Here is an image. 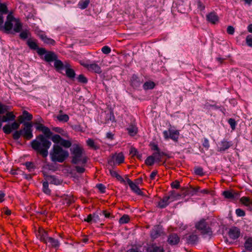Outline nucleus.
I'll list each match as a JSON object with an SVG mask.
<instances>
[{
	"label": "nucleus",
	"instance_id": "nucleus-30",
	"mask_svg": "<svg viewBox=\"0 0 252 252\" xmlns=\"http://www.w3.org/2000/svg\"><path fill=\"white\" fill-rule=\"evenodd\" d=\"M163 155V153L160 151L155 152L152 157L156 160V162H160L161 161V157Z\"/></svg>",
	"mask_w": 252,
	"mask_h": 252
},
{
	"label": "nucleus",
	"instance_id": "nucleus-23",
	"mask_svg": "<svg viewBox=\"0 0 252 252\" xmlns=\"http://www.w3.org/2000/svg\"><path fill=\"white\" fill-rule=\"evenodd\" d=\"M232 143L230 142L223 140L220 144L219 151H224L231 146Z\"/></svg>",
	"mask_w": 252,
	"mask_h": 252
},
{
	"label": "nucleus",
	"instance_id": "nucleus-53",
	"mask_svg": "<svg viewBox=\"0 0 252 252\" xmlns=\"http://www.w3.org/2000/svg\"><path fill=\"white\" fill-rule=\"evenodd\" d=\"M228 124L230 125L232 129H235L236 126V122L234 119H229L228 120Z\"/></svg>",
	"mask_w": 252,
	"mask_h": 252
},
{
	"label": "nucleus",
	"instance_id": "nucleus-27",
	"mask_svg": "<svg viewBox=\"0 0 252 252\" xmlns=\"http://www.w3.org/2000/svg\"><path fill=\"white\" fill-rule=\"evenodd\" d=\"M67 64L64 65L63 63L60 60H55L54 66L58 70H62L65 68Z\"/></svg>",
	"mask_w": 252,
	"mask_h": 252
},
{
	"label": "nucleus",
	"instance_id": "nucleus-7",
	"mask_svg": "<svg viewBox=\"0 0 252 252\" xmlns=\"http://www.w3.org/2000/svg\"><path fill=\"white\" fill-rule=\"evenodd\" d=\"M124 156L122 153H116L108 159V163L111 166L119 164L124 161Z\"/></svg>",
	"mask_w": 252,
	"mask_h": 252
},
{
	"label": "nucleus",
	"instance_id": "nucleus-32",
	"mask_svg": "<svg viewBox=\"0 0 252 252\" xmlns=\"http://www.w3.org/2000/svg\"><path fill=\"white\" fill-rule=\"evenodd\" d=\"M86 142L88 146L93 149L96 150L98 148V146L96 145L94 141L92 139H88Z\"/></svg>",
	"mask_w": 252,
	"mask_h": 252
},
{
	"label": "nucleus",
	"instance_id": "nucleus-57",
	"mask_svg": "<svg viewBox=\"0 0 252 252\" xmlns=\"http://www.w3.org/2000/svg\"><path fill=\"white\" fill-rule=\"evenodd\" d=\"M227 32L229 34H233L234 32V28L232 26H228L227 28Z\"/></svg>",
	"mask_w": 252,
	"mask_h": 252
},
{
	"label": "nucleus",
	"instance_id": "nucleus-29",
	"mask_svg": "<svg viewBox=\"0 0 252 252\" xmlns=\"http://www.w3.org/2000/svg\"><path fill=\"white\" fill-rule=\"evenodd\" d=\"M65 72L67 77L72 78H74L75 75L74 71L69 67L68 65L67 64L66 66H65Z\"/></svg>",
	"mask_w": 252,
	"mask_h": 252
},
{
	"label": "nucleus",
	"instance_id": "nucleus-51",
	"mask_svg": "<svg viewBox=\"0 0 252 252\" xmlns=\"http://www.w3.org/2000/svg\"><path fill=\"white\" fill-rule=\"evenodd\" d=\"M236 214L238 217H243L245 215V212L241 209H237L236 210Z\"/></svg>",
	"mask_w": 252,
	"mask_h": 252
},
{
	"label": "nucleus",
	"instance_id": "nucleus-43",
	"mask_svg": "<svg viewBox=\"0 0 252 252\" xmlns=\"http://www.w3.org/2000/svg\"><path fill=\"white\" fill-rule=\"evenodd\" d=\"M129 220V217L128 215H125L123 216L119 220V222L121 224L127 223Z\"/></svg>",
	"mask_w": 252,
	"mask_h": 252
},
{
	"label": "nucleus",
	"instance_id": "nucleus-8",
	"mask_svg": "<svg viewBox=\"0 0 252 252\" xmlns=\"http://www.w3.org/2000/svg\"><path fill=\"white\" fill-rule=\"evenodd\" d=\"M164 138L165 139H171L174 141H177L179 136V131L169 128L168 130H164L163 132Z\"/></svg>",
	"mask_w": 252,
	"mask_h": 252
},
{
	"label": "nucleus",
	"instance_id": "nucleus-63",
	"mask_svg": "<svg viewBox=\"0 0 252 252\" xmlns=\"http://www.w3.org/2000/svg\"><path fill=\"white\" fill-rule=\"evenodd\" d=\"M45 127L42 124L36 123V129L37 130L42 131L43 128Z\"/></svg>",
	"mask_w": 252,
	"mask_h": 252
},
{
	"label": "nucleus",
	"instance_id": "nucleus-10",
	"mask_svg": "<svg viewBox=\"0 0 252 252\" xmlns=\"http://www.w3.org/2000/svg\"><path fill=\"white\" fill-rule=\"evenodd\" d=\"M81 64L90 71H92L97 74H100L102 72L101 67L95 63H81Z\"/></svg>",
	"mask_w": 252,
	"mask_h": 252
},
{
	"label": "nucleus",
	"instance_id": "nucleus-39",
	"mask_svg": "<svg viewBox=\"0 0 252 252\" xmlns=\"http://www.w3.org/2000/svg\"><path fill=\"white\" fill-rule=\"evenodd\" d=\"M223 195L225 198L227 199H232L234 198V195L232 192L228 190H226L223 192Z\"/></svg>",
	"mask_w": 252,
	"mask_h": 252
},
{
	"label": "nucleus",
	"instance_id": "nucleus-38",
	"mask_svg": "<svg viewBox=\"0 0 252 252\" xmlns=\"http://www.w3.org/2000/svg\"><path fill=\"white\" fill-rule=\"evenodd\" d=\"M27 44L30 48L34 50H36L38 48V46L36 43L31 39H29L27 41Z\"/></svg>",
	"mask_w": 252,
	"mask_h": 252
},
{
	"label": "nucleus",
	"instance_id": "nucleus-16",
	"mask_svg": "<svg viewBox=\"0 0 252 252\" xmlns=\"http://www.w3.org/2000/svg\"><path fill=\"white\" fill-rule=\"evenodd\" d=\"M36 235L38 239L44 243L49 237L47 232L41 228H39L38 231L36 233Z\"/></svg>",
	"mask_w": 252,
	"mask_h": 252
},
{
	"label": "nucleus",
	"instance_id": "nucleus-15",
	"mask_svg": "<svg viewBox=\"0 0 252 252\" xmlns=\"http://www.w3.org/2000/svg\"><path fill=\"white\" fill-rule=\"evenodd\" d=\"M240 234V230L236 227L231 228L228 232L229 237L233 240L237 239L239 237Z\"/></svg>",
	"mask_w": 252,
	"mask_h": 252
},
{
	"label": "nucleus",
	"instance_id": "nucleus-2",
	"mask_svg": "<svg viewBox=\"0 0 252 252\" xmlns=\"http://www.w3.org/2000/svg\"><path fill=\"white\" fill-rule=\"evenodd\" d=\"M68 156V151L58 145H54L50 153L51 160L54 162H63Z\"/></svg>",
	"mask_w": 252,
	"mask_h": 252
},
{
	"label": "nucleus",
	"instance_id": "nucleus-45",
	"mask_svg": "<svg viewBox=\"0 0 252 252\" xmlns=\"http://www.w3.org/2000/svg\"><path fill=\"white\" fill-rule=\"evenodd\" d=\"M54 130L59 133H60L62 135L64 136H67V134L62 128L57 127L54 128Z\"/></svg>",
	"mask_w": 252,
	"mask_h": 252
},
{
	"label": "nucleus",
	"instance_id": "nucleus-54",
	"mask_svg": "<svg viewBox=\"0 0 252 252\" xmlns=\"http://www.w3.org/2000/svg\"><path fill=\"white\" fill-rule=\"evenodd\" d=\"M25 165L27 168L30 171H31L32 169L33 168V164L31 162H27L25 163Z\"/></svg>",
	"mask_w": 252,
	"mask_h": 252
},
{
	"label": "nucleus",
	"instance_id": "nucleus-56",
	"mask_svg": "<svg viewBox=\"0 0 252 252\" xmlns=\"http://www.w3.org/2000/svg\"><path fill=\"white\" fill-rule=\"evenodd\" d=\"M37 52L39 55H43L44 54L45 55V54L46 53V51L45 49L44 48H37Z\"/></svg>",
	"mask_w": 252,
	"mask_h": 252
},
{
	"label": "nucleus",
	"instance_id": "nucleus-64",
	"mask_svg": "<svg viewBox=\"0 0 252 252\" xmlns=\"http://www.w3.org/2000/svg\"><path fill=\"white\" fill-rule=\"evenodd\" d=\"M179 186H180L179 183L178 182H177V181H175L174 182H173L171 184V187L173 188L178 189V188H179Z\"/></svg>",
	"mask_w": 252,
	"mask_h": 252
},
{
	"label": "nucleus",
	"instance_id": "nucleus-44",
	"mask_svg": "<svg viewBox=\"0 0 252 252\" xmlns=\"http://www.w3.org/2000/svg\"><path fill=\"white\" fill-rule=\"evenodd\" d=\"M29 32L28 30L22 31L20 34V37L23 39H25L28 37Z\"/></svg>",
	"mask_w": 252,
	"mask_h": 252
},
{
	"label": "nucleus",
	"instance_id": "nucleus-34",
	"mask_svg": "<svg viewBox=\"0 0 252 252\" xmlns=\"http://www.w3.org/2000/svg\"><path fill=\"white\" fill-rule=\"evenodd\" d=\"M57 118L59 121L63 122H66L69 120V117L66 114H59Z\"/></svg>",
	"mask_w": 252,
	"mask_h": 252
},
{
	"label": "nucleus",
	"instance_id": "nucleus-40",
	"mask_svg": "<svg viewBox=\"0 0 252 252\" xmlns=\"http://www.w3.org/2000/svg\"><path fill=\"white\" fill-rule=\"evenodd\" d=\"M41 131L46 135L45 137L46 138H49L52 135V132L51 131L50 129L46 126H45Z\"/></svg>",
	"mask_w": 252,
	"mask_h": 252
},
{
	"label": "nucleus",
	"instance_id": "nucleus-48",
	"mask_svg": "<svg viewBox=\"0 0 252 252\" xmlns=\"http://www.w3.org/2000/svg\"><path fill=\"white\" fill-rule=\"evenodd\" d=\"M78 82L82 83H86L87 82V79L82 74H80L77 77Z\"/></svg>",
	"mask_w": 252,
	"mask_h": 252
},
{
	"label": "nucleus",
	"instance_id": "nucleus-62",
	"mask_svg": "<svg viewBox=\"0 0 252 252\" xmlns=\"http://www.w3.org/2000/svg\"><path fill=\"white\" fill-rule=\"evenodd\" d=\"M126 178H128L127 177L126 178V179H124L122 176H121L120 175H119L117 178V179L121 183L126 184Z\"/></svg>",
	"mask_w": 252,
	"mask_h": 252
},
{
	"label": "nucleus",
	"instance_id": "nucleus-36",
	"mask_svg": "<svg viewBox=\"0 0 252 252\" xmlns=\"http://www.w3.org/2000/svg\"><path fill=\"white\" fill-rule=\"evenodd\" d=\"M10 107L9 106L0 103V114H2L7 112L8 111Z\"/></svg>",
	"mask_w": 252,
	"mask_h": 252
},
{
	"label": "nucleus",
	"instance_id": "nucleus-5",
	"mask_svg": "<svg viewBox=\"0 0 252 252\" xmlns=\"http://www.w3.org/2000/svg\"><path fill=\"white\" fill-rule=\"evenodd\" d=\"M195 227L203 235H207L210 236L212 234L211 228L204 219L201 220L196 222Z\"/></svg>",
	"mask_w": 252,
	"mask_h": 252
},
{
	"label": "nucleus",
	"instance_id": "nucleus-26",
	"mask_svg": "<svg viewBox=\"0 0 252 252\" xmlns=\"http://www.w3.org/2000/svg\"><path fill=\"white\" fill-rule=\"evenodd\" d=\"M57 58L56 55L52 52L46 53L44 56V60L48 62H52Z\"/></svg>",
	"mask_w": 252,
	"mask_h": 252
},
{
	"label": "nucleus",
	"instance_id": "nucleus-58",
	"mask_svg": "<svg viewBox=\"0 0 252 252\" xmlns=\"http://www.w3.org/2000/svg\"><path fill=\"white\" fill-rule=\"evenodd\" d=\"M130 154L132 156H135L138 154V151L135 148H131L130 149Z\"/></svg>",
	"mask_w": 252,
	"mask_h": 252
},
{
	"label": "nucleus",
	"instance_id": "nucleus-35",
	"mask_svg": "<svg viewBox=\"0 0 252 252\" xmlns=\"http://www.w3.org/2000/svg\"><path fill=\"white\" fill-rule=\"evenodd\" d=\"M155 87V83L153 82L149 81L145 82L143 85V88L145 90L152 89Z\"/></svg>",
	"mask_w": 252,
	"mask_h": 252
},
{
	"label": "nucleus",
	"instance_id": "nucleus-28",
	"mask_svg": "<svg viewBox=\"0 0 252 252\" xmlns=\"http://www.w3.org/2000/svg\"><path fill=\"white\" fill-rule=\"evenodd\" d=\"M244 246L247 251L250 252L252 251V238H248L246 239Z\"/></svg>",
	"mask_w": 252,
	"mask_h": 252
},
{
	"label": "nucleus",
	"instance_id": "nucleus-25",
	"mask_svg": "<svg viewBox=\"0 0 252 252\" xmlns=\"http://www.w3.org/2000/svg\"><path fill=\"white\" fill-rule=\"evenodd\" d=\"M48 182L55 185H60L61 181L54 176H48L47 177Z\"/></svg>",
	"mask_w": 252,
	"mask_h": 252
},
{
	"label": "nucleus",
	"instance_id": "nucleus-41",
	"mask_svg": "<svg viewBox=\"0 0 252 252\" xmlns=\"http://www.w3.org/2000/svg\"><path fill=\"white\" fill-rule=\"evenodd\" d=\"M43 191L47 194H50L51 191L49 189V184L48 182H45L43 183Z\"/></svg>",
	"mask_w": 252,
	"mask_h": 252
},
{
	"label": "nucleus",
	"instance_id": "nucleus-49",
	"mask_svg": "<svg viewBox=\"0 0 252 252\" xmlns=\"http://www.w3.org/2000/svg\"><path fill=\"white\" fill-rule=\"evenodd\" d=\"M101 51L103 53L105 54H108L111 52V50L108 46H104L102 48Z\"/></svg>",
	"mask_w": 252,
	"mask_h": 252
},
{
	"label": "nucleus",
	"instance_id": "nucleus-50",
	"mask_svg": "<svg viewBox=\"0 0 252 252\" xmlns=\"http://www.w3.org/2000/svg\"><path fill=\"white\" fill-rule=\"evenodd\" d=\"M246 40L247 45L250 47H252V35H248Z\"/></svg>",
	"mask_w": 252,
	"mask_h": 252
},
{
	"label": "nucleus",
	"instance_id": "nucleus-9",
	"mask_svg": "<svg viewBox=\"0 0 252 252\" xmlns=\"http://www.w3.org/2000/svg\"><path fill=\"white\" fill-rule=\"evenodd\" d=\"M24 127L21 130L22 131V136H24L26 139L29 140L33 137L32 133V125L31 123H24Z\"/></svg>",
	"mask_w": 252,
	"mask_h": 252
},
{
	"label": "nucleus",
	"instance_id": "nucleus-20",
	"mask_svg": "<svg viewBox=\"0 0 252 252\" xmlns=\"http://www.w3.org/2000/svg\"><path fill=\"white\" fill-rule=\"evenodd\" d=\"M5 115H3L1 118L3 122L15 121V116L14 115L12 112L7 111Z\"/></svg>",
	"mask_w": 252,
	"mask_h": 252
},
{
	"label": "nucleus",
	"instance_id": "nucleus-47",
	"mask_svg": "<svg viewBox=\"0 0 252 252\" xmlns=\"http://www.w3.org/2000/svg\"><path fill=\"white\" fill-rule=\"evenodd\" d=\"M8 12L7 7L4 4H0V12L1 14H6Z\"/></svg>",
	"mask_w": 252,
	"mask_h": 252
},
{
	"label": "nucleus",
	"instance_id": "nucleus-11",
	"mask_svg": "<svg viewBox=\"0 0 252 252\" xmlns=\"http://www.w3.org/2000/svg\"><path fill=\"white\" fill-rule=\"evenodd\" d=\"M20 124V123L14 121L11 125H6L3 127V131L6 134H9L13 130H16L19 128Z\"/></svg>",
	"mask_w": 252,
	"mask_h": 252
},
{
	"label": "nucleus",
	"instance_id": "nucleus-59",
	"mask_svg": "<svg viewBox=\"0 0 252 252\" xmlns=\"http://www.w3.org/2000/svg\"><path fill=\"white\" fill-rule=\"evenodd\" d=\"M96 187L101 192H105V187L102 184H98L96 185Z\"/></svg>",
	"mask_w": 252,
	"mask_h": 252
},
{
	"label": "nucleus",
	"instance_id": "nucleus-37",
	"mask_svg": "<svg viewBox=\"0 0 252 252\" xmlns=\"http://www.w3.org/2000/svg\"><path fill=\"white\" fill-rule=\"evenodd\" d=\"M241 202L246 206H250L252 204V201L247 197H242L240 199Z\"/></svg>",
	"mask_w": 252,
	"mask_h": 252
},
{
	"label": "nucleus",
	"instance_id": "nucleus-17",
	"mask_svg": "<svg viewBox=\"0 0 252 252\" xmlns=\"http://www.w3.org/2000/svg\"><path fill=\"white\" fill-rule=\"evenodd\" d=\"M32 119V115L26 110H24L23 112L22 115L18 117L20 123H23L24 121H31Z\"/></svg>",
	"mask_w": 252,
	"mask_h": 252
},
{
	"label": "nucleus",
	"instance_id": "nucleus-6",
	"mask_svg": "<svg viewBox=\"0 0 252 252\" xmlns=\"http://www.w3.org/2000/svg\"><path fill=\"white\" fill-rule=\"evenodd\" d=\"M51 139L54 143L60 144L66 148H69L71 145V143L70 141L63 139L58 134L52 135Z\"/></svg>",
	"mask_w": 252,
	"mask_h": 252
},
{
	"label": "nucleus",
	"instance_id": "nucleus-12",
	"mask_svg": "<svg viewBox=\"0 0 252 252\" xmlns=\"http://www.w3.org/2000/svg\"><path fill=\"white\" fill-rule=\"evenodd\" d=\"M173 201L172 195L165 196L158 202V206L160 208H164Z\"/></svg>",
	"mask_w": 252,
	"mask_h": 252
},
{
	"label": "nucleus",
	"instance_id": "nucleus-3",
	"mask_svg": "<svg viewBox=\"0 0 252 252\" xmlns=\"http://www.w3.org/2000/svg\"><path fill=\"white\" fill-rule=\"evenodd\" d=\"M72 155V162L74 164H85L87 162V158L83 148L78 144H74L70 149Z\"/></svg>",
	"mask_w": 252,
	"mask_h": 252
},
{
	"label": "nucleus",
	"instance_id": "nucleus-60",
	"mask_svg": "<svg viewBox=\"0 0 252 252\" xmlns=\"http://www.w3.org/2000/svg\"><path fill=\"white\" fill-rule=\"evenodd\" d=\"M93 215V222H96L99 220V217L98 214H94Z\"/></svg>",
	"mask_w": 252,
	"mask_h": 252
},
{
	"label": "nucleus",
	"instance_id": "nucleus-13",
	"mask_svg": "<svg viewBox=\"0 0 252 252\" xmlns=\"http://www.w3.org/2000/svg\"><path fill=\"white\" fill-rule=\"evenodd\" d=\"M126 183L129 185L131 189L134 193L138 195H143L142 191L140 190L137 185L136 183H133L129 178H126Z\"/></svg>",
	"mask_w": 252,
	"mask_h": 252
},
{
	"label": "nucleus",
	"instance_id": "nucleus-52",
	"mask_svg": "<svg viewBox=\"0 0 252 252\" xmlns=\"http://www.w3.org/2000/svg\"><path fill=\"white\" fill-rule=\"evenodd\" d=\"M194 172L196 174L198 175H202L203 174V169L201 167H196L194 169Z\"/></svg>",
	"mask_w": 252,
	"mask_h": 252
},
{
	"label": "nucleus",
	"instance_id": "nucleus-24",
	"mask_svg": "<svg viewBox=\"0 0 252 252\" xmlns=\"http://www.w3.org/2000/svg\"><path fill=\"white\" fill-rule=\"evenodd\" d=\"M126 130L130 136L135 135L138 132V128L134 125H130L127 127Z\"/></svg>",
	"mask_w": 252,
	"mask_h": 252
},
{
	"label": "nucleus",
	"instance_id": "nucleus-31",
	"mask_svg": "<svg viewBox=\"0 0 252 252\" xmlns=\"http://www.w3.org/2000/svg\"><path fill=\"white\" fill-rule=\"evenodd\" d=\"M89 3V0H82L79 2L78 6L81 9H84L87 7Z\"/></svg>",
	"mask_w": 252,
	"mask_h": 252
},
{
	"label": "nucleus",
	"instance_id": "nucleus-21",
	"mask_svg": "<svg viewBox=\"0 0 252 252\" xmlns=\"http://www.w3.org/2000/svg\"><path fill=\"white\" fill-rule=\"evenodd\" d=\"M180 241V238L176 234H172L169 236L168 242L169 244L172 245L177 244Z\"/></svg>",
	"mask_w": 252,
	"mask_h": 252
},
{
	"label": "nucleus",
	"instance_id": "nucleus-19",
	"mask_svg": "<svg viewBox=\"0 0 252 252\" xmlns=\"http://www.w3.org/2000/svg\"><path fill=\"white\" fill-rule=\"evenodd\" d=\"M162 233V229L159 226H156L154 227L151 232V236L153 239L158 238Z\"/></svg>",
	"mask_w": 252,
	"mask_h": 252
},
{
	"label": "nucleus",
	"instance_id": "nucleus-14",
	"mask_svg": "<svg viewBox=\"0 0 252 252\" xmlns=\"http://www.w3.org/2000/svg\"><path fill=\"white\" fill-rule=\"evenodd\" d=\"M147 251L148 252H164L163 247L155 243L149 245L147 248Z\"/></svg>",
	"mask_w": 252,
	"mask_h": 252
},
{
	"label": "nucleus",
	"instance_id": "nucleus-18",
	"mask_svg": "<svg viewBox=\"0 0 252 252\" xmlns=\"http://www.w3.org/2000/svg\"><path fill=\"white\" fill-rule=\"evenodd\" d=\"M45 243L49 247L57 248L60 246V243L58 240L52 237H49Z\"/></svg>",
	"mask_w": 252,
	"mask_h": 252
},
{
	"label": "nucleus",
	"instance_id": "nucleus-33",
	"mask_svg": "<svg viewBox=\"0 0 252 252\" xmlns=\"http://www.w3.org/2000/svg\"><path fill=\"white\" fill-rule=\"evenodd\" d=\"M41 38L45 43L51 45H53L55 43V41L53 39L47 37L46 35H42Z\"/></svg>",
	"mask_w": 252,
	"mask_h": 252
},
{
	"label": "nucleus",
	"instance_id": "nucleus-22",
	"mask_svg": "<svg viewBox=\"0 0 252 252\" xmlns=\"http://www.w3.org/2000/svg\"><path fill=\"white\" fill-rule=\"evenodd\" d=\"M207 20L210 23L215 24L219 21V17L214 12H211L207 15Z\"/></svg>",
	"mask_w": 252,
	"mask_h": 252
},
{
	"label": "nucleus",
	"instance_id": "nucleus-55",
	"mask_svg": "<svg viewBox=\"0 0 252 252\" xmlns=\"http://www.w3.org/2000/svg\"><path fill=\"white\" fill-rule=\"evenodd\" d=\"M203 146L206 150H208L210 147L209 140L207 138H205L203 143Z\"/></svg>",
	"mask_w": 252,
	"mask_h": 252
},
{
	"label": "nucleus",
	"instance_id": "nucleus-1",
	"mask_svg": "<svg viewBox=\"0 0 252 252\" xmlns=\"http://www.w3.org/2000/svg\"><path fill=\"white\" fill-rule=\"evenodd\" d=\"M51 145V142L42 134L37 136L34 140L31 142L32 149L44 158L48 156V149Z\"/></svg>",
	"mask_w": 252,
	"mask_h": 252
},
{
	"label": "nucleus",
	"instance_id": "nucleus-42",
	"mask_svg": "<svg viewBox=\"0 0 252 252\" xmlns=\"http://www.w3.org/2000/svg\"><path fill=\"white\" fill-rule=\"evenodd\" d=\"M156 161V160L152 157V156H149L145 160V163L148 165L151 166L154 164Z\"/></svg>",
	"mask_w": 252,
	"mask_h": 252
},
{
	"label": "nucleus",
	"instance_id": "nucleus-4",
	"mask_svg": "<svg viewBox=\"0 0 252 252\" xmlns=\"http://www.w3.org/2000/svg\"><path fill=\"white\" fill-rule=\"evenodd\" d=\"M22 24L19 20L13 17L11 14L7 16V20L5 23L4 29L8 33H15L19 32L22 29Z\"/></svg>",
	"mask_w": 252,
	"mask_h": 252
},
{
	"label": "nucleus",
	"instance_id": "nucleus-61",
	"mask_svg": "<svg viewBox=\"0 0 252 252\" xmlns=\"http://www.w3.org/2000/svg\"><path fill=\"white\" fill-rule=\"evenodd\" d=\"M75 169L77 172L79 173H83L85 171V168L82 166H76Z\"/></svg>",
	"mask_w": 252,
	"mask_h": 252
},
{
	"label": "nucleus",
	"instance_id": "nucleus-46",
	"mask_svg": "<svg viewBox=\"0 0 252 252\" xmlns=\"http://www.w3.org/2000/svg\"><path fill=\"white\" fill-rule=\"evenodd\" d=\"M21 136H22V131L17 130L13 134V137L15 140H18Z\"/></svg>",
	"mask_w": 252,
	"mask_h": 252
}]
</instances>
